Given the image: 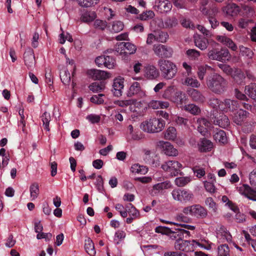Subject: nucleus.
Wrapping results in <instances>:
<instances>
[{
    "mask_svg": "<svg viewBox=\"0 0 256 256\" xmlns=\"http://www.w3.org/2000/svg\"><path fill=\"white\" fill-rule=\"evenodd\" d=\"M227 84L226 80L216 73L208 76L206 78V84L208 88L217 94H222L226 91Z\"/></svg>",
    "mask_w": 256,
    "mask_h": 256,
    "instance_id": "obj_1",
    "label": "nucleus"
},
{
    "mask_svg": "<svg viewBox=\"0 0 256 256\" xmlns=\"http://www.w3.org/2000/svg\"><path fill=\"white\" fill-rule=\"evenodd\" d=\"M157 63L162 76L164 79L171 80L176 76L178 68L176 64L171 60L160 58Z\"/></svg>",
    "mask_w": 256,
    "mask_h": 256,
    "instance_id": "obj_2",
    "label": "nucleus"
},
{
    "mask_svg": "<svg viewBox=\"0 0 256 256\" xmlns=\"http://www.w3.org/2000/svg\"><path fill=\"white\" fill-rule=\"evenodd\" d=\"M164 126L165 122L163 120L152 118L143 122L140 127L144 132L154 133L161 132Z\"/></svg>",
    "mask_w": 256,
    "mask_h": 256,
    "instance_id": "obj_3",
    "label": "nucleus"
},
{
    "mask_svg": "<svg viewBox=\"0 0 256 256\" xmlns=\"http://www.w3.org/2000/svg\"><path fill=\"white\" fill-rule=\"evenodd\" d=\"M182 212L186 215L189 214L198 218H204L208 216L206 209L198 204L184 207Z\"/></svg>",
    "mask_w": 256,
    "mask_h": 256,
    "instance_id": "obj_4",
    "label": "nucleus"
},
{
    "mask_svg": "<svg viewBox=\"0 0 256 256\" xmlns=\"http://www.w3.org/2000/svg\"><path fill=\"white\" fill-rule=\"evenodd\" d=\"M174 200L181 203H186L192 201L194 197L192 192L185 189L176 188L172 192Z\"/></svg>",
    "mask_w": 256,
    "mask_h": 256,
    "instance_id": "obj_5",
    "label": "nucleus"
},
{
    "mask_svg": "<svg viewBox=\"0 0 256 256\" xmlns=\"http://www.w3.org/2000/svg\"><path fill=\"white\" fill-rule=\"evenodd\" d=\"M152 50L157 56L163 59L170 58L173 54V50L172 48L162 44H154Z\"/></svg>",
    "mask_w": 256,
    "mask_h": 256,
    "instance_id": "obj_6",
    "label": "nucleus"
},
{
    "mask_svg": "<svg viewBox=\"0 0 256 256\" xmlns=\"http://www.w3.org/2000/svg\"><path fill=\"white\" fill-rule=\"evenodd\" d=\"M182 164L176 160H168L161 166V168L172 176H177L182 168Z\"/></svg>",
    "mask_w": 256,
    "mask_h": 256,
    "instance_id": "obj_7",
    "label": "nucleus"
},
{
    "mask_svg": "<svg viewBox=\"0 0 256 256\" xmlns=\"http://www.w3.org/2000/svg\"><path fill=\"white\" fill-rule=\"evenodd\" d=\"M136 47L129 42H121L116 46V51L120 56H126L134 54L136 52Z\"/></svg>",
    "mask_w": 256,
    "mask_h": 256,
    "instance_id": "obj_8",
    "label": "nucleus"
},
{
    "mask_svg": "<svg viewBox=\"0 0 256 256\" xmlns=\"http://www.w3.org/2000/svg\"><path fill=\"white\" fill-rule=\"evenodd\" d=\"M126 94L128 97L136 96L140 98L146 96L145 92L142 89L140 84L136 82L131 84Z\"/></svg>",
    "mask_w": 256,
    "mask_h": 256,
    "instance_id": "obj_9",
    "label": "nucleus"
},
{
    "mask_svg": "<svg viewBox=\"0 0 256 256\" xmlns=\"http://www.w3.org/2000/svg\"><path fill=\"white\" fill-rule=\"evenodd\" d=\"M229 56V52L228 50H220L212 48L209 50L208 53V56L212 60L222 61L224 60Z\"/></svg>",
    "mask_w": 256,
    "mask_h": 256,
    "instance_id": "obj_10",
    "label": "nucleus"
},
{
    "mask_svg": "<svg viewBox=\"0 0 256 256\" xmlns=\"http://www.w3.org/2000/svg\"><path fill=\"white\" fill-rule=\"evenodd\" d=\"M158 146L161 148L164 152L170 156H176L178 155V150L168 142L159 141L157 144Z\"/></svg>",
    "mask_w": 256,
    "mask_h": 256,
    "instance_id": "obj_11",
    "label": "nucleus"
},
{
    "mask_svg": "<svg viewBox=\"0 0 256 256\" xmlns=\"http://www.w3.org/2000/svg\"><path fill=\"white\" fill-rule=\"evenodd\" d=\"M174 248L185 252H192L194 250V244L192 241L183 240L182 239L176 240L174 244Z\"/></svg>",
    "mask_w": 256,
    "mask_h": 256,
    "instance_id": "obj_12",
    "label": "nucleus"
},
{
    "mask_svg": "<svg viewBox=\"0 0 256 256\" xmlns=\"http://www.w3.org/2000/svg\"><path fill=\"white\" fill-rule=\"evenodd\" d=\"M87 74L90 78L94 80H106L111 77V74L110 72L96 69L88 70Z\"/></svg>",
    "mask_w": 256,
    "mask_h": 256,
    "instance_id": "obj_13",
    "label": "nucleus"
},
{
    "mask_svg": "<svg viewBox=\"0 0 256 256\" xmlns=\"http://www.w3.org/2000/svg\"><path fill=\"white\" fill-rule=\"evenodd\" d=\"M143 152L144 160L146 163L156 167L160 166L159 158L156 154L146 149L144 150Z\"/></svg>",
    "mask_w": 256,
    "mask_h": 256,
    "instance_id": "obj_14",
    "label": "nucleus"
},
{
    "mask_svg": "<svg viewBox=\"0 0 256 256\" xmlns=\"http://www.w3.org/2000/svg\"><path fill=\"white\" fill-rule=\"evenodd\" d=\"M216 234L217 238L220 240V242H232V236L228 230L223 226H218L216 229Z\"/></svg>",
    "mask_w": 256,
    "mask_h": 256,
    "instance_id": "obj_15",
    "label": "nucleus"
},
{
    "mask_svg": "<svg viewBox=\"0 0 256 256\" xmlns=\"http://www.w3.org/2000/svg\"><path fill=\"white\" fill-rule=\"evenodd\" d=\"M124 88V78H116L112 84V92L114 96H120L122 95V90Z\"/></svg>",
    "mask_w": 256,
    "mask_h": 256,
    "instance_id": "obj_16",
    "label": "nucleus"
},
{
    "mask_svg": "<svg viewBox=\"0 0 256 256\" xmlns=\"http://www.w3.org/2000/svg\"><path fill=\"white\" fill-rule=\"evenodd\" d=\"M160 76L158 70L154 65H148L144 68V76L148 80H153Z\"/></svg>",
    "mask_w": 256,
    "mask_h": 256,
    "instance_id": "obj_17",
    "label": "nucleus"
},
{
    "mask_svg": "<svg viewBox=\"0 0 256 256\" xmlns=\"http://www.w3.org/2000/svg\"><path fill=\"white\" fill-rule=\"evenodd\" d=\"M24 58L25 64L28 68H34L35 64V57L33 50L28 48L26 50L24 54Z\"/></svg>",
    "mask_w": 256,
    "mask_h": 256,
    "instance_id": "obj_18",
    "label": "nucleus"
},
{
    "mask_svg": "<svg viewBox=\"0 0 256 256\" xmlns=\"http://www.w3.org/2000/svg\"><path fill=\"white\" fill-rule=\"evenodd\" d=\"M222 11L228 16H234L240 12L239 6L236 4H228L222 8Z\"/></svg>",
    "mask_w": 256,
    "mask_h": 256,
    "instance_id": "obj_19",
    "label": "nucleus"
},
{
    "mask_svg": "<svg viewBox=\"0 0 256 256\" xmlns=\"http://www.w3.org/2000/svg\"><path fill=\"white\" fill-rule=\"evenodd\" d=\"M200 10L204 15L208 17V18L216 17L219 12L218 8L216 4H212L209 6L208 8L206 6L201 7Z\"/></svg>",
    "mask_w": 256,
    "mask_h": 256,
    "instance_id": "obj_20",
    "label": "nucleus"
},
{
    "mask_svg": "<svg viewBox=\"0 0 256 256\" xmlns=\"http://www.w3.org/2000/svg\"><path fill=\"white\" fill-rule=\"evenodd\" d=\"M156 8L160 13H167L172 10V5L170 0H160L158 2Z\"/></svg>",
    "mask_w": 256,
    "mask_h": 256,
    "instance_id": "obj_21",
    "label": "nucleus"
},
{
    "mask_svg": "<svg viewBox=\"0 0 256 256\" xmlns=\"http://www.w3.org/2000/svg\"><path fill=\"white\" fill-rule=\"evenodd\" d=\"M188 94L192 99L197 102L202 103L205 101L206 98L198 90L190 88L188 90Z\"/></svg>",
    "mask_w": 256,
    "mask_h": 256,
    "instance_id": "obj_22",
    "label": "nucleus"
},
{
    "mask_svg": "<svg viewBox=\"0 0 256 256\" xmlns=\"http://www.w3.org/2000/svg\"><path fill=\"white\" fill-rule=\"evenodd\" d=\"M234 81L238 84H242L246 78L244 73L241 69L234 67L230 75Z\"/></svg>",
    "mask_w": 256,
    "mask_h": 256,
    "instance_id": "obj_23",
    "label": "nucleus"
},
{
    "mask_svg": "<svg viewBox=\"0 0 256 256\" xmlns=\"http://www.w3.org/2000/svg\"><path fill=\"white\" fill-rule=\"evenodd\" d=\"M198 148L200 152H210L213 148V144L206 138H201L198 144Z\"/></svg>",
    "mask_w": 256,
    "mask_h": 256,
    "instance_id": "obj_24",
    "label": "nucleus"
},
{
    "mask_svg": "<svg viewBox=\"0 0 256 256\" xmlns=\"http://www.w3.org/2000/svg\"><path fill=\"white\" fill-rule=\"evenodd\" d=\"M170 185L169 182H165L154 184L152 189L150 191V194L152 196H156L158 193L164 189H168Z\"/></svg>",
    "mask_w": 256,
    "mask_h": 256,
    "instance_id": "obj_25",
    "label": "nucleus"
},
{
    "mask_svg": "<svg viewBox=\"0 0 256 256\" xmlns=\"http://www.w3.org/2000/svg\"><path fill=\"white\" fill-rule=\"evenodd\" d=\"M198 130L202 134H204L210 126V123L204 118H200L197 120Z\"/></svg>",
    "mask_w": 256,
    "mask_h": 256,
    "instance_id": "obj_26",
    "label": "nucleus"
},
{
    "mask_svg": "<svg viewBox=\"0 0 256 256\" xmlns=\"http://www.w3.org/2000/svg\"><path fill=\"white\" fill-rule=\"evenodd\" d=\"M186 100V96L182 91H176L170 101L182 108Z\"/></svg>",
    "mask_w": 256,
    "mask_h": 256,
    "instance_id": "obj_27",
    "label": "nucleus"
},
{
    "mask_svg": "<svg viewBox=\"0 0 256 256\" xmlns=\"http://www.w3.org/2000/svg\"><path fill=\"white\" fill-rule=\"evenodd\" d=\"M194 42L195 46L202 50H206L208 46V40L200 36L194 38Z\"/></svg>",
    "mask_w": 256,
    "mask_h": 256,
    "instance_id": "obj_28",
    "label": "nucleus"
},
{
    "mask_svg": "<svg viewBox=\"0 0 256 256\" xmlns=\"http://www.w3.org/2000/svg\"><path fill=\"white\" fill-rule=\"evenodd\" d=\"M183 109L194 116H198L201 113L200 108L194 104L185 105L184 106Z\"/></svg>",
    "mask_w": 256,
    "mask_h": 256,
    "instance_id": "obj_29",
    "label": "nucleus"
},
{
    "mask_svg": "<svg viewBox=\"0 0 256 256\" xmlns=\"http://www.w3.org/2000/svg\"><path fill=\"white\" fill-rule=\"evenodd\" d=\"M214 122L216 125H218L222 128H226L230 124V120L228 117L224 114L218 117L216 120H214Z\"/></svg>",
    "mask_w": 256,
    "mask_h": 256,
    "instance_id": "obj_30",
    "label": "nucleus"
},
{
    "mask_svg": "<svg viewBox=\"0 0 256 256\" xmlns=\"http://www.w3.org/2000/svg\"><path fill=\"white\" fill-rule=\"evenodd\" d=\"M222 104H224L226 110L233 112L238 109V104L237 101L230 99H226Z\"/></svg>",
    "mask_w": 256,
    "mask_h": 256,
    "instance_id": "obj_31",
    "label": "nucleus"
},
{
    "mask_svg": "<svg viewBox=\"0 0 256 256\" xmlns=\"http://www.w3.org/2000/svg\"><path fill=\"white\" fill-rule=\"evenodd\" d=\"M177 136V132L175 128L168 127L164 133V138L169 140H174Z\"/></svg>",
    "mask_w": 256,
    "mask_h": 256,
    "instance_id": "obj_32",
    "label": "nucleus"
},
{
    "mask_svg": "<svg viewBox=\"0 0 256 256\" xmlns=\"http://www.w3.org/2000/svg\"><path fill=\"white\" fill-rule=\"evenodd\" d=\"M84 248L86 252L91 256H94L96 253L94 244L90 238L85 240Z\"/></svg>",
    "mask_w": 256,
    "mask_h": 256,
    "instance_id": "obj_33",
    "label": "nucleus"
},
{
    "mask_svg": "<svg viewBox=\"0 0 256 256\" xmlns=\"http://www.w3.org/2000/svg\"><path fill=\"white\" fill-rule=\"evenodd\" d=\"M30 200H35L38 196L40 193L39 186L36 182L32 184L30 187Z\"/></svg>",
    "mask_w": 256,
    "mask_h": 256,
    "instance_id": "obj_34",
    "label": "nucleus"
},
{
    "mask_svg": "<svg viewBox=\"0 0 256 256\" xmlns=\"http://www.w3.org/2000/svg\"><path fill=\"white\" fill-rule=\"evenodd\" d=\"M96 18V14L94 12H86L82 14L80 20L84 22H89L94 20Z\"/></svg>",
    "mask_w": 256,
    "mask_h": 256,
    "instance_id": "obj_35",
    "label": "nucleus"
},
{
    "mask_svg": "<svg viewBox=\"0 0 256 256\" xmlns=\"http://www.w3.org/2000/svg\"><path fill=\"white\" fill-rule=\"evenodd\" d=\"M245 93L253 100H256V84H251L245 87Z\"/></svg>",
    "mask_w": 256,
    "mask_h": 256,
    "instance_id": "obj_36",
    "label": "nucleus"
},
{
    "mask_svg": "<svg viewBox=\"0 0 256 256\" xmlns=\"http://www.w3.org/2000/svg\"><path fill=\"white\" fill-rule=\"evenodd\" d=\"M214 138L216 141L222 144L226 143L227 140L226 132L222 130H219L215 132L214 134Z\"/></svg>",
    "mask_w": 256,
    "mask_h": 256,
    "instance_id": "obj_37",
    "label": "nucleus"
},
{
    "mask_svg": "<svg viewBox=\"0 0 256 256\" xmlns=\"http://www.w3.org/2000/svg\"><path fill=\"white\" fill-rule=\"evenodd\" d=\"M212 68L207 64L200 65L198 67L197 74L200 80H203L207 70H212Z\"/></svg>",
    "mask_w": 256,
    "mask_h": 256,
    "instance_id": "obj_38",
    "label": "nucleus"
},
{
    "mask_svg": "<svg viewBox=\"0 0 256 256\" xmlns=\"http://www.w3.org/2000/svg\"><path fill=\"white\" fill-rule=\"evenodd\" d=\"M190 176L178 177L174 180V184L178 187H183L191 181Z\"/></svg>",
    "mask_w": 256,
    "mask_h": 256,
    "instance_id": "obj_39",
    "label": "nucleus"
},
{
    "mask_svg": "<svg viewBox=\"0 0 256 256\" xmlns=\"http://www.w3.org/2000/svg\"><path fill=\"white\" fill-rule=\"evenodd\" d=\"M42 121V124L44 128L49 132L50 128L49 127V124L51 120V116L50 113L45 112L41 116Z\"/></svg>",
    "mask_w": 256,
    "mask_h": 256,
    "instance_id": "obj_40",
    "label": "nucleus"
},
{
    "mask_svg": "<svg viewBox=\"0 0 256 256\" xmlns=\"http://www.w3.org/2000/svg\"><path fill=\"white\" fill-rule=\"evenodd\" d=\"M249 113L242 109H240L235 116L234 122L238 124H240L241 122L246 118Z\"/></svg>",
    "mask_w": 256,
    "mask_h": 256,
    "instance_id": "obj_41",
    "label": "nucleus"
},
{
    "mask_svg": "<svg viewBox=\"0 0 256 256\" xmlns=\"http://www.w3.org/2000/svg\"><path fill=\"white\" fill-rule=\"evenodd\" d=\"M89 88L94 92H98L102 91L105 88V84L102 82H94L89 86Z\"/></svg>",
    "mask_w": 256,
    "mask_h": 256,
    "instance_id": "obj_42",
    "label": "nucleus"
},
{
    "mask_svg": "<svg viewBox=\"0 0 256 256\" xmlns=\"http://www.w3.org/2000/svg\"><path fill=\"white\" fill-rule=\"evenodd\" d=\"M175 92L174 86H169L164 90L162 96L165 99L170 100Z\"/></svg>",
    "mask_w": 256,
    "mask_h": 256,
    "instance_id": "obj_43",
    "label": "nucleus"
},
{
    "mask_svg": "<svg viewBox=\"0 0 256 256\" xmlns=\"http://www.w3.org/2000/svg\"><path fill=\"white\" fill-rule=\"evenodd\" d=\"M155 34L156 36V41L164 43L166 42L168 39V34L167 32H162V31H158L155 32Z\"/></svg>",
    "mask_w": 256,
    "mask_h": 256,
    "instance_id": "obj_44",
    "label": "nucleus"
},
{
    "mask_svg": "<svg viewBox=\"0 0 256 256\" xmlns=\"http://www.w3.org/2000/svg\"><path fill=\"white\" fill-rule=\"evenodd\" d=\"M183 84L187 86H190L192 88H198L200 86V83L196 78L190 77L186 78L183 82Z\"/></svg>",
    "mask_w": 256,
    "mask_h": 256,
    "instance_id": "obj_45",
    "label": "nucleus"
},
{
    "mask_svg": "<svg viewBox=\"0 0 256 256\" xmlns=\"http://www.w3.org/2000/svg\"><path fill=\"white\" fill-rule=\"evenodd\" d=\"M126 208H128V212L130 216H132L133 218H136L140 217V214L139 212L132 204H127L126 206Z\"/></svg>",
    "mask_w": 256,
    "mask_h": 256,
    "instance_id": "obj_46",
    "label": "nucleus"
},
{
    "mask_svg": "<svg viewBox=\"0 0 256 256\" xmlns=\"http://www.w3.org/2000/svg\"><path fill=\"white\" fill-rule=\"evenodd\" d=\"M206 205L207 206L209 209L214 213L218 212V206L212 198H207L205 201Z\"/></svg>",
    "mask_w": 256,
    "mask_h": 256,
    "instance_id": "obj_47",
    "label": "nucleus"
},
{
    "mask_svg": "<svg viewBox=\"0 0 256 256\" xmlns=\"http://www.w3.org/2000/svg\"><path fill=\"white\" fill-rule=\"evenodd\" d=\"M240 54L246 57L248 59H252L254 56L253 52L250 48L243 46H240Z\"/></svg>",
    "mask_w": 256,
    "mask_h": 256,
    "instance_id": "obj_48",
    "label": "nucleus"
},
{
    "mask_svg": "<svg viewBox=\"0 0 256 256\" xmlns=\"http://www.w3.org/2000/svg\"><path fill=\"white\" fill-rule=\"evenodd\" d=\"M246 193L244 194V196L248 198V199L252 200H256V190L254 188H252L248 185L246 186Z\"/></svg>",
    "mask_w": 256,
    "mask_h": 256,
    "instance_id": "obj_49",
    "label": "nucleus"
},
{
    "mask_svg": "<svg viewBox=\"0 0 256 256\" xmlns=\"http://www.w3.org/2000/svg\"><path fill=\"white\" fill-rule=\"evenodd\" d=\"M188 58L192 60H197L200 56V52L195 49H189L186 52Z\"/></svg>",
    "mask_w": 256,
    "mask_h": 256,
    "instance_id": "obj_50",
    "label": "nucleus"
},
{
    "mask_svg": "<svg viewBox=\"0 0 256 256\" xmlns=\"http://www.w3.org/2000/svg\"><path fill=\"white\" fill-rule=\"evenodd\" d=\"M131 172L134 174H144L147 172V168L138 164L132 165L130 168Z\"/></svg>",
    "mask_w": 256,
    "mask_h": 256,
    "instance_id": "obj_51",
    "label": "nucleus"
},
{
    "mask_svg": "<svg viewBox=\"0 0 256 256\" xmlns=\"http://www.w3.org/2000/svg\"><path fill=\"white\" fill-rule=\"evenodd\" d=\"M218 256H229L230 249L228 246L226 244H222L218 247Z\"/></svg>",
    "mask_w": 256,
    "mask_h": 256,
    "instance_id": "obj_52",
    "label": "nucleus"
},
{
    "mask_svg": "<svg viewBox=\"0 0 256 256\" xmlns=\"http://www.w3.org/2000/svg\"><path fill=\"white\" fill-rule=\"evenodd\" d=\"M60 78L62 82L65 84H68L70 81V73L66 70L60 72Z\"/></svg>",
    "mask_w": 256,
    "mask_h": 256,
    "instance_id": "obj_53",
    "label": "nucleus"
},
{
    "mask_svg": "<svg viewBox=\"0 0 256 256\" xmlns=\"http://www.w3.org/2000/svg\"><path fill=\"white\" fill-rule=\"evenodd\" d=\"M134 102L133 100H118L114 101V104L120 107H126L133 104Z\"/></svg>",
    "mask_w": 256,
    "mask_h": 256,
    "instance_id": "obj_54",
    "label": "nucleus"
},
{
    "mask_svg": "<svg viewBox=\"0 0 256 256\" xmlns=\"http://www.w3.org/2000/svg\"><path fill=\"white\" fill-rule=\"evenodd\" d=\"M99 0H78V4L82 7H90L98 2Z\"/></svg>",
    "mask_w": 256,
    "mask_h": 256,
    "instance_id": "obj_55",
    "label": "nucleus"
},
{
    "mask_svg": "<svg viewBox=\"0 0 256 256\" xmlns=\"http://www.w3.org/2000/svg\"><path fill=\"white\" fill-rule=\"evenodd\" d=\"M104 95V94H99L98 95H94L90 98V100L92 102L97 104H102L104 100L102 98Z\"/></svg>",
    "mask_w": 256,
    "mask_h": 256,
    "instance_id": "obj_56",
    "label": "nucleus"
},
{
    "mask_svg": "<svg viewBox=\"0 0 256 256\" xmlns=\"http://www.w3.org/2000/svg\"><path fill=\"white\" fill-rule=\"evenodd\" d=\"M164 24L166 28H172L178 24V20L174 18H167L164 21Z\"/></svg>",
    "mask_w": 256,
    "mask_h": 256,
    "instance_id": "obj_57",
    "label": "nucleus"
},
{
    "mask_svg": "<svg viewBox=\"0 0 256 256\" xmlns=\"http://www.w3.org/2000/svg\"><path fill=\"white\" fill-rule=\"evenodd\" d=\"M124 28V24L120 21H116L113 22L112 31L114 32H118Z\"/></svg>",
    "mask_w": 256,
    "mask_h": 256,
    "instance_id": "obj_58",
    "label": "nucleus"
},
{
    "mask_svg": "<svg viewBox=\"0 0 256 256\" xmlns=\"http://www.w3.org/2000/svg\"><path fill=\"white\" fill-rule=\"evenodd\" d=\"M154 13L152 10L146 11L139 15V18L142 20H146L153 18Z\"/></svg>",
    "mask_w": 256,
    "mask_h": 256,
    "instance_id": "obj_59",
    "label": "nucleus"
},
{
    "mask_svg": "<svg viewBox=\"0 0 256 256\" xmlns=\"http://www.w3.org/2000/svg\"><path fill=\"white\" fill-rule=\"evenodd\" d=\"M94 25L96 28L103 30L107 26V22L105 20H96L94 22Z\"/></svg>",
    "mask_w": 256,
    "mask_h": 256,
    "instance_id": "obj_60",
    "label": "nucleus"
},
{
    "mask_svg": "<svg viewBox=\"0 0 256 256\" xmlns=\"http://www.w3.org/2000/svg\"><path fill=\"white\" fill-rule=\"evenodd\" d=\"M175 7L178 9H186V0H170Z\"/></svg>",
    "mask_w": 256,
    "mask_h": 256,
    "instance_id": "obj_61",
    "label": "nucleus"
},
{
    "mask_svg": "<svg viewBox=\"0 0 256 256\" xmlns=\"http://www.w3.org/2000/svg\"><path fill=\"white\" fill-rule=\"evenodd\" d=\"M192 171L196 174V177L201 178L206 174L204 169L200 168L198 166H194L192 168Z\"/></svg>",
    "mask_w": 256,
    "mask_h": 256,
    "instance_id": "obj_62",
    "label": "nucleus"
},
{
    "mask_svg": "<svg viewBox=\"0 0 256 256\" xmlns=\"http://www.w3.org/2000/svg\"><path fill=\"white\" fill-rule=\"evenodd\" d=\"M104 62V66L110 69L114 68L115 65V60H114L110 56H106Z\"/></svg>",
    "mask_w": 256,
    "mask_h": 256,
    "instance_id": "obj_63",
    "label": "nucleus"
},
{
    "mask_svg": "<svg viewBox=\"0 0 256 256\" xmlns=\"http://www.w3.org/2000/svg\"><path fill=\"white\" fill-rule=\"evenodd\" d=\"M249 180L250 185L256 190V170L250 174Z\"/></svg>",
    "mask_w": 256,
    "mask_h": 256,
    "instance_id": "obj_64",
    "label": "nucleus"
}]
</instances>
